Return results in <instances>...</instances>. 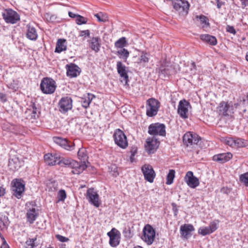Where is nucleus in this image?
<instances>
[{"label":"nucleus","mask_w":248,"mask_h":248,"mask_svg":"<svg viewBox=\"0 0 248 248\" xmlns=\"http://www.w3.org/2000/svg\"><path fill=\"white\" fill-rule=\"evenodd\" d=\"M0 248H10L5 239H3V241H2V243Z\"/></svg>","instance_id":"680f3d73"},{"label":"nucleus","mask_w":248,"mask_h":248,"mask_svg":"<svg viewBox=\"0 0 248 248\" xmlns=\"http://www.w3.org/2000/svg\"><path fill=\"white\" fill-rule=\"evenodd\" d=\"M123 232L124 237L127 238L129 239L132 237V234L129 227L128 228H125Z\"/></svg>","instance_id":"603ef678"},{"label":"nucleus","mask_w":248,"mask_h":248,"mask_svg":"<svg viewBox=\"0 0 248 248\" xmlns=\"http://www.w3.org/2000/svg\"><path fill=\"white\" fill-rule=\"evenodd\" d=\"M27 27L28 28L26 33L27 37L31 40H36L38 35L35 28L30 25H27Z\"/></svg>","instance_id":"7c9ffc66"},{"label":"nucleus","mask_w":248,"mask_h":248,"mask_svg":"<svg viewBox=\"0 0 248 248\" xmlns=\"http://www.w3.org/2000/svg\"><path fill=\"white\" fill-rule=\"evenodd\" d=\"M21 179H15L11 182V190L13 195L17 199H20L25 190V185Z\"/></svg>","instance_id":"f03ea898"},{"label":"nucleus","mask_w":248,"mask_h":248,"mask_svg":"<svg viewBox=\"0 0 248 248\" xmlns=\"http://www.w3.org/2000/svg\"><path fill=\"white\" fill-rule=\"evenodd\" d=\"M54 141L58 145L67 151H72L74 149L75 143L71 141L61 137H54Z\"/></svg>","instance_id":"dca6fc26"},{"label":"nucleus","mask_w":248,"mask_h":248,"mask_svg":"<svg viewBox=\"0 0 248 248\" xmlns=\"http://www.w3.org/2000/svg\"><path fill=\"white\" fill-rule=\"evenodd\" d=\"M200 139L199 136L191 132H186L183 137V141L186 146L197 144Z\"/></svg>","instance_id":"ddd939ff"},{"label":"nucleus","mask_w":248,"mask_h":248,"mask_svg":"<svg viewBox=\"0 0 248 248\" xmlns=\"http://www.w3.org/2000/svg\"><path fill=\"white\" fill-rule=\"evenodd\" d=\"M36 239H29L25 243L26 248H33L34 246V241Z\"/></svg>","instance_id":"3c124183"},{"label":"nucleus","mask_w":248,"mask_h":248,"mask_svg":"<svg viewBox=\"0 0 248 248\" xmlns=\"http://www.w3.org/2000/svg\"><path fill=\"white\" fill-rule=\"evenodd\" d=\"M232 157V155L230 153H227L224 154H220L216 155L213 156V160L215 161L219 162L220 163H224L228 161Z\"/></svg>","instance_id":"393cba45"},{"label":"nucleus","mask_w":248,"mask_h":248,"mask_svg":"<svg viewBox=\"0 0 248 248\" xmlns=\"http://www.w3.org/2000/svg\"><path fill=\"white\" fill-rule=\"evenodd\" d=\"M116 66L118 74L120 75L121 77L124 78L125 83H127L128 81V76L126 71L125 66L120 61L117 62Z\"/></svg>","instance_id":"a878e982"},{"label":"nucleus","mask_w":248,"mask_h":248,"mask_svg":"<svg viewBox=\"0 0 248 248\" xmlns=\"http://www.w3.org/2000/svg\"><path fill=\"white\" fill-rule=\"evenodd\" d=\"M78 158L80 160L81 162L79 163L80 165L84 164L86 165V162H88V156L87 154L86 150L84 148H80L78 153Z\"/></svg>","instance_id":"473e14b6"},{"label":"nucleus","mask_w":248,"mask_h":248,"mask_svg":"<svg viewBox=\"0 0 248 248\" xmlns=\"http://www.w3.org/2000/svg\"><path fill=\"white\" fill-rule=\"evenodd\" d=\"M159 72L164 77L175 74L177 72L174 66L170 62L165 61L161 64L159 68Z\"/></svg>","instance_id":"4468645a"},{"label":"nucleus","mask_w":248,"mask_h":248,"mask_svg":"<svg viewBox=\"0 0 248 248\" xmlns=\"http://www.w3.org/2000/svg\"><path fill=\"white\" fill-rule=\"evenodd\" d=\"M229 108L230 106L227 102L224 101L221 102L218 107L219 114L224 116L228 115V111Z\"/></svg>","instance_id":"72a5a7b5"},{"label":"nucleus","mask_w":248,"mask_h":248,"mask_svg":"<svg viewBox=\"0 0 248 248\" xmlns=\"http://www.w3.org/2000/svg\"><path fill=\"white\" fill-rule=\"evenodd\" d=\"M200 39L202 41L212 46H215L217 44V40L215 36L209 34H201L200 35Z\"/></svg>","instance_id":"c756f323"},{"label":"nucleus","mask_w":248,"mask_h":248,"mask_svg":"<svg viewBox=\"0 0 248 248\" xmlns=\"http://www.w3.org/2000/svg\"><path fill=\"white\" fill-rule=\"evenodd\" d=\"M90 47L95 52L100 50L101 47V40L99 37H93L89 42Z\"/></svg>","instance_id":"c85d7f7f"},{"label":"nucleus","mask_w":248,"mask_h":248,"mask_svg":"<svg viewBox=\"0 0 248 248\" xmlns=\"http://www.w3.org/2000/svg\"><path fill=\"white\" fill-rule=\"evenodd\" d=\"M242 8L248 6V0H240Z\"/></svg>","instance_id":"e2e57ef3"},{"label":"nucleus","mask_w":248,"mask_h":248,"mask_svg":"<svg viewBox=\"0 0 248 248\" xmlns=\"http://www.w3.org/2000/svg\"><path fill=\"white\" fill-rule=\"evenodd\" d=\"M56 238L60 242H65L69 241V238L63 236H62L60 234H57L56 235Z\"/></svg>","instance_id":"5fc2aeb1"},{"label":"nucleus","mask_w":248,"mask_h":248,"mask_svg":"<svg viewBox=\"0 0 248 248\" xmlns=\"http://www.w3.org/2000/svg\"><path fill=\"white\" fill-rule=\"evenodd\" d=\"M113 137L116 144L123 149H125L128 146L127 138L124 132L120 129H117L113 135Z\"/></svg>","instance_id":"423d86ee"},{"label":"nucleus","mask_w":248,"mask_h":248,"mask_svg":"<svg viewBox=\"0 0 248 248\" xmlns=\"http://www.w3.org/2000/svg\"><path fill=\"white\" fill-rule=\"evenodd\" d=\"M114 230H115L114 228L108 232V235L109 237V243L110 245L112 247H116L120 243V236L114 232Z\"/></svg>","instance_id":"5701e85b"},{"label":"nucleus","mask_w":248,"mask_h":248,"mask_svg":"<svg viewBox=\"0 0 248 248\" xmlns=\"http://www.w3.org/2000/svg\"><path fill=\"white\" fill-rule=\"evenodd\" d=\"M68 15H69V16L70 17H72V18H76L77 17V16L78 15H76L71 12H69L68 13Z\"/></svg>","instance_id":"0e129e2a"},{"label":"nucleus","mask_w":248,"mask_h":248,"mask_svg":"<svg viewBox=\"0 0 248 248\" xmlns=\"http://www.w3.org/2000/svg\"><path fill=\"white\" fill-rule=\"evenodd\" d=\"M67 75L70 78L77 77L79 75L80 71L78 66L75 64L71 63L70 65H67Z\"/></svg>","instance_id":"4be33fe9"},{"label":"nucleus","mask_w":248,"mask_h":248,"mask_svg":"<svg viewBox=\"0 0 248 248\" xmlns=\"http://www.w3.org/2000/svg\"><path fill=\"white\" fill-rule=\"evenodd\" d=\"M66 198V194L64 190H60L58 194V201H64Z\"/></svg>","instance_id":"49530a36"},{"label":"nucleus","mask_w":248,"mask_h":248,"mask_svg":"<svg viewBox=\"0 0 248 248\" xmlns=\"http://www.w3.org/2000/svg\"><path fill=\"white\" fill-rule=\"evenodd\" d=\"M194 231L193 226L189 224H186L180 227V233L185 238H187L188 235H190L192 232Z\"/></svg>","instance_id":"cd10ccee"},{"label":"nucleus","mask_w":248,"mask_h":248,"mask_svg":"<svg viewBox=\"0 0 248 248\" xmlns=\"http://www.w3.org/2000/svg\"><path fill=\"white\" fill-rule=\"evenodd\" d=\"M37 210L34 207L30 208L26 213L27 221L30 224H32L38 216Z\"/></svg>","instance_id":"b1692460"},{"label":"nucleus","mask_w":248,"mask_h":248,"mask_svg":"<svg viewBox=\"0 0 248 248\" xmlns=\"http://www.w3.org/2000/svg\"><path fill=\"white\" fill-rule=\"evenodd\" d=\"M184 180L187 186L192 188H196L200 184L198 178L194 176L193 173L191 171H188L186 173Z\"/></svg>","instance_id":"f3484780"},{"label":"nucleus","mask_w":248,"mask_h":248,"mask_svg":"<svg viewBox=\"0 0 248 248\" xmlns=\"http://www.w3.org/2000/svg\"><path fill=\"white\" fill-rule=\"evenodd\" d=\"M95 96L93 94L89 93H88V96L87 98H85L82 102V107L85 108H87L89 106L93 98Z\"/></svg>","instance_id":"4c0bfd02"},{"label":"nucleus","mask_w":248,"mask_h":248,"mask_svg":"<svg viewBox=\"0 0 248 248\" xmlns=\"http://www.w3.org/2000/svg\"><path fill=\"white\" fill-rule=\"evenodd\" d=\"M45 17L48 22H53L56 20L57 16L54 15H52L49 13H46L45 15Z\"/></svg>","instance_id":"de8ad7c7"},{"label":"nucleus","mask_w":248,"mask_h":248,"mask_svg":"<svg viewBox=\"0 0 248 248\" xmlns=\"http://www.w3.org/2000/svg\"><path fill=\"white\" fill-rule=\"evenodd\" d=\"M192 65V66L193 67V68H194V69H196V64L194 62H193L191 64Z\"/></svg>","instance_id":"338daca9"},{"label":"nucleus","mask_w":248,"mask_h":248,"mask_svg":"<svg viewBox=\"0 0 248 248\" xmlns=\"http://www.w3.org/2000/svg\"><path fill=\"white\" fill-rule=\"evenodd\" d=\"M44 160L46 164L49 166H54L58 164V162L60 159V156L57 154L48 153L44 155Z\"/></svg>","instance_id":"412c9836"},{"label":"nucleus","mask_w":248,"mask_h":248,"mask_svg":"<svg viewBox=\"0 0 248 248\" xmlns=\"http://www.w3.org/2000/svg\"><path fill=\"white\" fill-rule=\"evenodd\" d=\"M219 220H215L210 223L207 227H201L198 230V233L202 236L210 234L217 229Z\"/></svg>","instance_id":"2eb2a0df"},{"label":"nucleus","mask_w":248,"mask_h":248,"mask_svg":"<svg viewBox=\"0 0 248 248\" xmlns=\"http://www.w3.org/2000/svg\"><path fill=\"white\" fill-rule=\"evenodd\" d=\"M5 194V189L0 186V197L2 196Z\"/></svg>","instance_id":"69168bd1"},{"label":"nucleus","mask_w":248,"mask_h":248,"mask_svg":"<svg viewBox=\"0 0 248 248\" xmlns=\"http://www.w3.org/2000/svg\"><path fill=\"white\" fill-rule=\"evenodd\" d=\"M246 60L248 62V52L247 53L246 55Z\"/></svg>","instance_id":"774afa93"},{"label":"nucleus","mask_w":248,"mask_h":248,"mask_svg":"<svg viewBox=\"0 0 248 248\" xmlns=\"http://www.w3.org/2000/svg\"><path fill=\"white\" fill-rule=\"evenodd\" d=\"M66 42V40L64 39H59L56 43L55 52L60 53L66 50L67 49Z\"/></svg>","instance_id":"2f4dec72"},{"label":"nucleus","mask_w":248,"mask_h":248,"mask_svg":"<svg viewBox=\"0 0 248 248\" xmlns=\"http://www.w3.org/2000/svg\"><path fill=\"white\" fill-rule=\"evenodd\" d=\"M55 81L51 78H44L40 84V89L42 92L45 94H51L53 93L56 88Z\"/></svg>","instance_id":"7ed1b4c3"},{"label":"nucleus","mask_w":248,"mask_h":248,"mask_svg":"<svg viewBox=\"0 0 248 248\" xmlns=\"http://www.w3.org/2000/svg\"><path fill=\"white\" fill-rule=\"evenodd\" d=\"M173 8L178 12L180 15L186 16L188 12L189 4L186 0H173Z\"/></svg>","instance_id":"39448f33"},{"label":"nucleus","mask_w":248,"mask_h":248,"mask_svg":"<svg viewBox=\"0 0 248 248\" xmlns=\"http://www.w3.org/2000/svg\"><path fill=\"white\" fill-rule=\"evenodd\" d=\"M9 225V219L5 215L0 214V229L2 230L7 228Z\"/></svg>","instance_id":"e433bc0d"},{"label":"nucleus","mask_w":248,"mask_h":248,"mask_svg":"<svg viewBox=\"0 0 248 248\" xmlns=\"http://www.w3.org/2000/svg\"><path fill=\"white\" fill-rule=\"evenodd\" d=\"M26 113L29 114L30 119H36L38 117L40 113L38 109L36 108L34 103L31 102L30 108H27Z\"/></svg>","instance_id":"bb28decb"},{"label":"nucleus","mask_w":248,"mask_h":248,"mask_svg":"<svg viewBox=\"0 0 248 248\" xmlns=\"http://www.w3.org/2000/svg\"><path fill=\"white\" fill-rule=\"evenodd\" d=\"M90 31L89 30L80 31L79 33V36L80 37H90Z\"/></svg>","instance_id":"864d4df0"},{"label":"nucleus","mask_w":248,"mask_h":248,"mask_svg":"<svg viewBox=\"0 0 248 248\" xmlns=\"http://www.w3.org/2000/svg\"><path fill=\"white\" fill-rule=\"evenodd\" d=\"M165 128V125L163 124H152L148 127V133L151 135L165 136L166 135Z\"/></svg>","instance_id":"1a4fd4ad"},{"label":"nucleus","mask_w":248,"mask_h":248,"mask_svg":"<svg viewBox=\"0 0 248 248\" xmlns=\"http://www.w3.org/2000/svg\"><path fill=\"white\" fill-rule=\"evenodd\" d=\"M225 142L229 146L235 148V138H227L225 139Z\"/></svg>","instance_id":"8fccbe9b"},{"label":"nucleus","mask_w":248,"mask_h":248,"mask_svg":"<svg viewBox=\"0 0 248 248\" xmlns=\"http://www.w3.org/2000/svg\"><path fill=\"white\" fill-rule=\"evenodd\" d=\"M141 170L144 179L150 183H153L156 176L153 167L150 164H145L142 166Z\"/></svg>","instance_id":"9d476101"},{"label":"nucleus","mask_w":248,"mask_h":248,"mask_svg":"<svg viewBox=\"0 0 248 248\" xmlns=\"http://www.w3.org/2000/svg\"><path fill=\"white\" fill-rule=\"evenodd\" d=\"M59 106L61 112H67L72 108V100L70 97H62L59 103Z\"/></svg>","instance_id":"a211bd4d"},{"label":"nucleus","mask_w":248,"mask_h":248,"mask_svg":"<svg viewBox=\"0 0 248 248\" xmlns=\"http://www.w3.org/2000/svg\"><path fill=\"white\" fill-rule=\"evenodd\" d=\"M116 54L126 60L129 56V52L128 50L124 48H121L120 50H118L116 52Z\"/></svg>","instance_id":"58836bf2"},{"label":"nucleus","mask_w":248,"mask_h":248,"mask_svg":"<svg viewBox=\"0 0 248 248\" xmlns=\"http://www.w3.org/2000/svg\"><path fill=\"white\" fill-rule=\"evenodd\" d=\"M143 233L141 239L148 245H151L154 241L155 235L154 228L150 225L147 224L144 227Z\"/></svg>","instance_id":"6e6552de"},{"label":"nucleus","mask_w":248,"mask_h":248,"mask_svg":"<svg viewBox=\"0 0 248 248\" xmlns=\"http://www.w3.org/2000/svg\"><path fill=\"white\" fill-rule=\"evenodd\" d=\"M149 54L142 51L141 55L139 59V63H147L149 61Z\"/></svg>","instance_id":"a19ab883"},{"label":"nucleus","mask_w":248,"mask_h":248,"mask_svg":"<svg viewBox=\"0 0 248 248\" xmlns=\"http://www.w3.org/2000/svg\"><path fill=\"white\" fill-rule=\"evenodd\" d=\"M128 43L125 37H122L115 42L114 46L117 48H124L126 46Z\"/></svg>","instance_id":"c9c22d12"},{"label":"nucleus","mask_w":248,"mask_h":248,"mask_svg":"<svg viewBox=\"0 0 248 248\" xmlns=\"http://www.w3.org/2000/svg\"><path fill=\"white\" fill-rule=\"evenodd\" d=\"M216 3H217V8L220 9L221 6L223 5H224L225 2H223L222 1H220V0H216Z\"/></svg>","instance_id":"052dcab7"},{"label":"nucleus","mask_w":248,"mask_h":248,"mask_svg":"<svg viewBox=\"0 0 248 248\" xmlns=\"http://www.w3.org/2000/svg\"><path fill=\"white\" fill-rule=\"evenodd\" d=\"M85 196L89 203L96 207H98L100 206L99 195L93 188L88 189Z\"/></svg>","instance_id":"f8f14e48"},{"label":"nucleus","mask_w":248,"mask_h":248,"mask_svg":"<svg viewBox=\"0 0 248 248\" xmlns=\"http://www.w3.org/2000/svg\"><path fill=\"white\" fill-rule=\"evenodd\" d=\"M109 170L110 172L112 173V175L114 177H117L119 175V172L118 171V168L115 165H111L109 167Z\"/></svg>","instance_id":"09e8293b"},{"label":"nucleus","mask_w":248,"mask_h":248,"mask_svg":"<svg viewBox=\"0 0 248 248\" xmlns=\"http://www.w3.org/2000/svg\"><path fill=\"white\" fill-rule=\"evenodd\" d=\"M88 19L80 15H78L76 19V23L78 25H81L87 23Z\"/></svg>","instance_id":"a18cd8bd"},{"label":"nucleus","mask_w":248,"mask_h":248,"mask_svg":"<svg viewBox=\"0 0 248 248\" xmlns=\"http://www.w3.org/2000/svg\"><path fill=\"white\" fill-rule=\"evenodd\" d=\"M94 16L97 18L98 21L105 22L108 20V17L105 14L100 12L94 15Z\"/></svg>","instance_id":"c03bdc74"},{"label":"nucleus","mask_w":248,"mask_h":248,"mask_svg":"<svg viewBox=\"0 0 248 248\" xmlns=\"http://www.w3.org/2000/svg\"><path fill=\"white\" fill-rule=\"evenodd\" d=\"M160 107V102L155 98H150L147 101L146 115L149 117L156 115Z\"/></svg>","instance_id":"0eeeda50"},{"label":"nucleus","mask_w":248,"mask_h":248,"mask_svg":"<svg viewBox=\"0 0 248 248\" xmlns=\"http://www.w3.org/2000/svg\"><path fill=\"white\" fill-rule=\"evenodd\" d=\"M239 179L240 182L246 186H248V172L241 174Z\"/></svg>","instance_id":"79ce46f5"},{"label":"nucleus","mask_w":248,"mask_h":248,"mask_svg":"<svg viewBox=\"0 0 248 248\" xmlns=\"http://www.w3.org/2000/svg\"><path fill=\"white\" fill-rule=\"evenodd\" d=\"M23 164L22 160L19 159L16 156H13L9 158L8 166L10 169L13 171L18 170Z\"/></svg>","instance_id":"aec40b11"},{"label":"nucleus","mask_w":248,"mask_h":248,"mask_svg":"<svg viewBox=\"0 0 248 248\" xmlns=\"http://www.w3.org/2000/svg\"><path fill=\"white\" fill-rule=\"evenodd\" d=\"M191 107L190 103L186 99H183L179 102L177 113L180 117L184 119L188 117V108Z\"/></svg>","instance_id":"9b49d317"},{"label":"nucleus","mask_w":248,"mask_h":248,"mask_svg":"<svg viewBox=\"0 0 248 248\" xmlns=\"http://www.w3.org/2000/svg\"><path fill=\"white\" fill-rule=\"evenodd\" d=\"M159 145V142L157 140L148 139L145 144V150L149 154H153L156 151Z\"/></svg>","instance_id":"6ab92c4d"},{"label":"nucleus","mask_w":248,"mask_h":248,"mask_svg":"<svg viewBox=\"0 0 248 248\" xmlns=\"http://www.w3.org/2000/svg\"><path fill=\"white\" fill-rule=\"evenodd\" d=\"M58 164L62 167H67L72 169L73 174H79L82 172L87 167L84 164L80 165L79 162L71 158L61 157L58 162Z\"/></svg>","instance_id":"f257e3e1"},{"label":"nucleus","mask_w":248,"mask_h":248,"mask_svg":"<svg viewBox=\"0 0 248 248\" xmlns=\"http://www.w3.org/2000/svg\"><path fill=\"white\" fill-rule=\"evenodd\" d=\"M175 171L174 170H170L167 176V181L166 184L167 185H171L173 182L175 177Z\"/></svg>","instance_id":"ea45409f"},{"label":"nucleus","mask_w":248,"mask_h":248,"mask_svg":"<svg viewBox=\"0 0 248 248\" xmlns=\"http://www.w3.org/2000/svg\"><path fill=\"white\" fill-rule=\"evenodd\" d=\"M196 18L199 19L200 24L203 29L210 27V23L208 18L204 15L197 16Z\"/></svg>","instance_id":"f704fd0d"},{"label":"nucleus","mask_w":248,"mask_h":248,"mask_svg":"<svg viewBox=\"0 0 248 248\" xmlns=\"http://www.w3.org/2000/svg\"><path fill=\"white\" fill-rule=\"evenodd\" d=\"M246 146L245 140L240 138H235V148H242Z\"/></svg>","instance_id":"37998d69"},{"label":"nucleus","mask_w":248,"mask_h":248,"mask_svg":"<svg viewBox=\"0 0 248 248\" xmlns=\"http://www.w3.org/2000/svg\"><path fill=\"white\" fill-rule=\"evenodd\" d=\"M2 16L6 23L14 24L20 20L19 14L12 9H6L2 13Z\"/></svg>","instance_id":"20e7f679"},{"label":"nucleus","mask_w":248,"mask_h":248,"mask_svg":"<svg viewBox=\"0 0 248 248\" xmlns=\"http://www.w3.org/2000/svg\"><path fill=\"white\" fill-rule=\"evenodd\" d=\"M0 100L3 102H6L7 101V96L4 93H0Z\"/></svg>","instance_id":"4d7b16f0"},{"label":"nucleus","mask_w":248,"mask_h":248,"mask_svg":"<svg viewBox=\"0 0 248 248\" xmlns=\"http://www.w3.org/2000/svg\"><path fill=\"white\" fill-rule=\"evenodd\" d=\"M137 149L136 147H133L132 148V149L130 151L131 154V156H130L131 160H132L133 157L135 156V155L137 153Z\"/></svg>","instance_id":"bf43d9fd"},{"label":"nucleus","mask_w":248,"mask_h":248,"mask_svg":"<svg viewBox=\"0 0 248 248\" xmlns=\"http://www.w3.org/2000/svg\"><path fill=\"white\" fill-rule=\"evenodd\" d=\"M171 206L172 207V210L174 212V215L176 216L177 215L178 211V210L177 207V205L175 203L173 202L171 203Z\"/></svg>","instance_id":"13d9d810"},{"label":"nucleus","mask_w":248,"mask_h":248,"mask_svg":"<svg viewBox=\"0 0 248 248\" xmlns=\"http://www.w3.org/2000/svg\"><path fill=\"white\" fill-rule=\"evenodd\" d=\"M226 31L230 33L235 34L236 32L235 29L233 26L230 25H227L226 28Z\"/></svg>","instance_id":"6e6d98bb"}]
</instances>
